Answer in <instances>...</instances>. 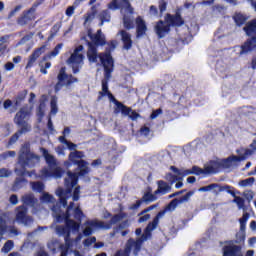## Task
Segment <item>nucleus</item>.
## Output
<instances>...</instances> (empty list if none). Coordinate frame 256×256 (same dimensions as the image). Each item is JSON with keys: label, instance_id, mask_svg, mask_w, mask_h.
<instances>
[{"label": "nucleus", "instance_id": "obj_32", "mask_svg": "<svg viewBox=\"0 0 256 256\" xmlns=\"http://www.w3.org/2000/svg\"><path fill=\"white\" fill-rule=\"evenodd\" d=\"M241 151L245 159H247V157H251V155L256 151V139L250 144V149H242Z\"/></svg>", "mask_w": 256, "mask_h": 256}, {"label": "nucleus", "instance_id": "obj_19", "mask_svg": "<svg viewBox=\"0 0 256 256\" xmlns=\"http://www.w3.org/2000/svg\"><path fill=\"white\" fill-rule=\"evenodd\" d=\"M220 169H223V164L220 159L212 160L208 164L205 165V169L203 170V173H217Z\"/></svg>", "mask_w": 256, "mask_h": 256}, {"label": "nucleus", "instance_id": "obj_52", "mask_svg": "<svg viewBox=\"0 0 256 256\" xmlns=\"http://www.w3.org/2000/svg\"><path fill=\"white\" fill-rule=\"evenodd\" d=\"M163 114V110L161 108L154 110L150 116L151 119H157L159 115Z\"/></svg>", "mask_w": 256, "mask_h": 256}, {"label": "nucleus", "instance_id": "obj_15", "mask_svg": "<svg viewBox=\"0 0 256 256\" xmlns=\"http://www.w3.org/2000/svg\"><path fill=\"white\" fill-rule=\"evenodd\" d=\"M241 161H245V156L240 154L239 156H230L227 159L221 160L222 169H235V167L239 166Z\"/></svg>", "mask_w": 256, "mask_h": 256}, {"label": "nucleus", "instance_id": "obj_61", "mask_svg": "<svg viewBox=\"0 0 256 256\" xmlns=\"http://www.w3.org/2000/svg\"><path fill=\"white\" fill-rule=\"evenodd\" d=\"M140 207H141V200H137L135 204H132V205L129 207V209H130L131 211H135V210H137V209L140 208Z\"/></svg>", "mask_w": 256, "mask_h": 256}, {"label": "nucleus", "instance_id": "obj_5", "mask_svg": "<svg viewBox=\"0 0 256 256\" xmlns=\"http://www.w3.org/2000/svg\"><path fill=\"white\" fill-rule=\"evenodd\" d=\"M39 161V156L31 152L28 144H24L20 149L18 164L15 168V173L20 177H23L25 175H28V177H33V175H35V172H27V169L35 167V165L39 164Z\"/></svg>", "mask_w": 256, "mask_h": 256}, {"label": "nucleus", "instance_id": "obj_37", "mask_svg": "<svg viewBox=\"0 0 256 256\" xmlns=\"http://www.w3.org/2000/svg\"><path fill=\"white\" fill-rule=\"evenodd\" d=\"M40 201L41 203H55V198L51 194L43 192Z\"/></svg>", "mask_w": 256, "mask_h": 256}, {"label": "nucleus", "instance_id": "obj_55", "mask_svg": "<svg viewBox=\"0 0 256 256\" xmlns=\"http://www.w3.org/2000/svg\"><path fill=\"white\" fill-rule=\"evenodd\" d=\"M9 175H11V171H9L7 168L0 169V177H9Z\"/></svg>", "mask_w": 256, "mask_h": 256}, {"label": "nucleus", "instance_id": "obj_60", "mask_svg": "<svg viewBox=\"0 0 256 256\" xmlns=\"http://www.w3.org/2000/svg\"><path fill=\"white\" fill-rule=\"evenodd\" d=\"M4 69L6 71H13V69H15V64H13V62H7L5 65H4Z\"/></svg>", "mask_w": 256, "mask_h": 256}, {"label": "nucleus", "instance_id": "obj_27", "mask_svg": "<svg viewBox=\"0 0 256 256\" xmlns=\"http://www.w3.org/2000/svg\"><path fill=\"white\" fill-rule=\"evenodd\" d=\"M61 49H63V44H58L54 50H52L50 53L46 54L44 56V61H47V59H55L59 53H61Z\"/></svg>", "mask_w": 256, "mask_h": 256}, {"label": "nucleus", "instance_id": "obj_48", "mask_svg": "<svg viewBox=\"0 0 256 256\" xmlns=\"http://www.w3.org/2000/svg\"><path fill=\"white\" fill-rule=\"evenodd\" d=\"M119 221H121V216L115 215L114 217L111 218L110 222H104V225H110L111 229V227H113L115 223H119Z\"/></svg>", "mask_w": 256, "mask_h": 256}, {"label": "nucleus", "instance_id": "obj_9", "mask_svg": "<svg viewBox=\"0 0 256 256\" xmlns=\"http://www.w3.org/2000/svg\"><path fill=\"white\" fill-rule=\"evenodd\" d=\"M171 171L175 174L174 176L171 174H168L166 176V179L168 181H177L175 188L176 189H181L183 187V177H186L187 175H201L203 174V170L197 166H194L192 170H185V169H177L175 166L170 167Z\"/></svg>", "mask_w": 256, "mask_h": 256}, {"label": "nucleus", "instance_id": "obj_16", "mask_svg": "<svg viewBox=\"0 0 256 256\" xmlns=\"http://www.w3.org/2000/svg\"><path fill=\"white\" fill-rule=\"evenodd\" d=\"M195 195V192L190 191L186 195L182 196L180 199H174L172 200L169 205L167 206L168 211H175L177 209L178 205H181L183 203H187Z\"/></svg>", "mask_w": 256, "mask_h": 256}, {"label": "nucleus", "instance_id": "obj_18", "mask_svg": "<svg viewBox=\"0 0 256 256\" xmlns=\"http://www.w3.org/2000/svg\"><path fill=\"white\" fill-rule=\"evenodd\" d=\"M45 51H47V45H43L40 48L36 49L32 53V55L29 57L28 63L26 65V69H31V67L35 65V62L37 61V59H39V57H41V55H43Z\"/></svg>", "mask_w": 256, "mask_h": 256}, {"label": "nucleus", "instance_id": "obj_25", "mask_svg": "<svg viewBox=\"0 0 256 256\" xmlns=\"http://www.w3.org/2000/svg\"><path fill=\"white\" fill-rule=\"evenodd\" d=\"M46 101L47 96L43 95L40 99V105L37 110L38 121H41V119H43V116L45 115V109L47 107V104H45Z\"/></svg>", "mask_w": 256, "mask_h": 256}, {"label": "nucleus", "instance_id": "obj_4", "mask_svg": "<svg viewBox=\"0 0 256 256\" xmlns=\"http://www.w3.org/2000/svg\"><path fill=\"white\" fill-rule=\"evenodd\" d=\"M163 217H165V210L160 211L153 219V221L148 224L141 238H138L136 241L130 239L126 244L125 250L119 251L115 256H129V253H131V251H133L134 255H137V253H139V251L141 250V245H143V241H147V239L151 237V231H155V229H157V225H159V220L163 219Z\"/></svg>", "mask_w": 256, "mask_h": 256}, {"label": "nucleus", "instance_id": "obj_36", "mask_svg": "<svg viewBox=\"0 0 256 256\" xmlns=\"http://www.w3.org/2000/svg\"><path fill=\"white\" fill-rule=\"evenodd\" d=\"M119 111H121L122 115H128V117L131 114V109L121 103L116 104V113H119Z\"/></svg>", "mask_w": 256, "mask_h": 256}, {"label": "nucleus", "instance_id": "obj_57", "mask_svg": "<svg viewBox=\"0 0 256 256\" xmlns=\"http://www.w3.org/2000/svg\"><path fill=\"white\" fill-rule=\"evenodd\" d=\"M150 16L151 17H157L159 15V10H157V7L155 6H150Z\"/></svg>", "mask_w": 256, "mask_h": 256}, {"label": "nucleus", "instance_id": "obj_14", "mask_svg": "<svg viewBox=\"0 0 256 256\" xmlns=\"http://www.w3.org/2000/svg\"><path fill=\"white\" fill-rule=\"evenodd\" d=\"M77 83V78H73L72 75H67L65 73V68H61L58 74V83L56 84V91H59L64 85H71Z\"/></svg>", "mask_w": 256, "mask_h": 256}, {"label": "nucleus", "instance_id": "obj_1", "mask_svg": "<svg viewBox=\"0 0 256 256\" xmlns=\"http://www.w3.org/2000/svg\"><path fill=\"white\" fill-rule=\"evenodd\" d=\"M58 139L60 143L66 145L69 151H73L69 154V161L64 162V167H66V169L71 168L73 165H77L78 167L74 173L71 171L67 172V177L65 178L66 191H63L61 188L56 190V195L59 197L60 203L65 209V207H67V199L73 197V188L77 185L79 177H85V175L89 173V163L85 162V160H79L83 159L85 154H83L82 151H77V144L67 141L64 135L60 136Z\"/></svg>", "mask_w": 256, "mask_h": 256}, {"label": "nucleus", "instance_id": "obj_21", "mask_svg": "<svg viewBox=\"0 0 256 256\" xmlns=\"http://www.w3.org/2000/svg\"><path fill=\"white\" fill-rule=\"evenodd\" d=\"M256 47V37H252L250 40H248L247 42L244 43V45H242L239 49V53L240 55H247V53H249V51H253V49H255Z\"/></svg>", "mask_w": 256, "mask_h": 256}, {"label": "nucleus", "instance_id": "obj_40", "mask_svg": "<svg viewBox=\"0 0 256 256\" xmlns=\"http://www.w3.org/2000/svg\"><path fill=\"white\" fill-rule=\"evenodd\" d=\"M22 133H27V131H23V129L21 128L20 131L16 132L9 140V143H8V147H11V145H15V143H17V141L19 140V136L22 134Z\"/></svg>", "mask_w": 256, "mask_h": 256}, {"label": "nucleus", "instance_id": "obj_6", "mask_svg": "<svg viewBox=\"0 0 256 256\" xmlns=\"http://www.w3.org/2000/svg\"><path fill=\"white\" fill-rule=\"evenodd\" d=\"M108 9L111 11L121 9V13L124 15L123 23L125 29H133L135 27L133 24V8H131L129 0H113L108 4Z\"/></svg>", "mask_w": 256, "mask_h": 256}, {"label": "nucleus", "instance_id": "obj_64", "mask_svg": "<svg viewBox=\"0 0 256 256\" xmlns=\"http://www.w3.org/2000/svg\"><path fill=\"white\" fill-rule=\"evenodd\" d=\"M35 256H49V254H47V252H45V250L41 248L35 253Z\"/></svg>", "mask_w": 256, "mask_h": 256}, {"label": "nucleus", "instance_id": "obj_20", "mask_svg": "<svg viewBox=\"0 0 256 256\" xmlns=\"http://www.w3.org/2000/svg\"><path fill=\"white\" fill-rule=\"evenodd\" d=\"M117 35H118V37H120V39L123 43L124 49L129 51V49H131V47H133V40H131V34H129V32H127L125 30H120Z\"/></svg>", "mask_w": 256, "mask_h": 256}, {"label": "nucleus", "instance_id": "obj_42", "mask_svg": "<svg viewBox=\"0 0 256 256\" xmlns=\"http://www.w3.org/2000/svg\"><path fill=\"white\" fill-rule=\"evenodd\" d=\"M15 157H17V152L6 151V152L0 154V161H5L6 159L15 158Z\"/></svg>", "mask_w": 256, "mask_h": 256}, {"label": "nucleus", "instance_id": "obj_39", "mask_svg": "<svg viewBox=\"0 0 256 256\" xmlns=\"http://www.w3.org/2000/svg\"><path fill=\"white\" fill-rule=\"evenodd\" d=\"M100 25L102 26L103 23H109L111 21V15L109 14V11L104 10L100 13Z\"/></svg>", "mask_w": 256, "mask_h": 256}, {"label": "nucleus", "instance_id": "obj_33", "mask_svg": "<svg viewBox=\"0 0 256 256\" xmlns=\"http://www.w3.org/2000/svg\"><path fill=\"white\" fill-rule=\"evenodd\" d=\"M247 221H249V213L245 212L243 216L239 219L240 231L242 233H245V229L247 227Z\"/></svg>", "mask_w": 256, "mask_h": 256}, {"label": "nucleus", "instance_id": "obj_46", "mask_svg": "<svg viewBox=\"0 0 256 256\" xmlns=\"http://www.w3.org/2000/svg\"><path fill=\"white\" fill-rule=\"evenodd\" d=\"M155 195L157 194L146 193L143 196V201H145V203H153V201H157V196Z\"/></svg>", "mask_w": 256, "mask_h": 256}, {"label": "nucleus", "instance_id": "obj_22", "mask_svg": "<svg viewBox=\"0 0 256 256\" xmlns=\"http://www.w3.org/2000/svg\"><path fill=\"white\" fill-rule=\"evenodd\" d=\"M88 37H90V39L96 45H105V35H103L101 30H98L96 34H93V33H91V31H89Z\"/></svg>", "mask_w": 256, "mask_h": 256}, {"label": "nucleus", "instance_id": "obj_2", "mask_svg": "<svg viewBox=\"0 0 256 256\" xmlns=\"http://www.w3.org/2000/svg\"><path fill=\"white\" fill-rule=\"evenodd\" d=\"M117 47V41H111L106 48V52L97 54V47L91 42L88 43L87 57L90 63H101L104 67V79L102 80V91L99 92L98 101H101L103 97L108 99L113 98V94L109 92V80L111 79V73H113V57H111V51H115Z\"/></svg>", "mask_w": 256, "mask_h": 256}, {"label": "nucleus", "instance_id": "obj_8", "mask_svg": "<svg viewBox=\"0 0 256 256\" xmlns=\"http://www.w3.org/2000/svg\"><path fill=\"white\" fill-rule=\"evenodd\" d=\"M183 25V19L179 14H176L175 16L168 15L165 18V21H160L155 26L156 35L160 39H163L167 33H169L171 27H181Z\"/></svg>", "mask_w": 256, "mask_h": 256}, {"label": "nucleus", "instance_id": "obj_35", "mask_svg": "<svg viewBox=\"0 0 256 256\" xmlns=\"http://www.w3.org/2000/svg\"><path fill=\"white\" fill-rule=\"evenodd\" d=\"M119 111H121L122 115H128V117L131 114V109L121 103L116 104V113H119Z\"/></svg>", "mask_w": 256, "mask_h": 256}, {"label": "nucleus", "instance_id": "obj_62", "mask_svg": "<svg viewBox=\"0 0 256 256\" xmlns=\"http://www.w3.org/2000/svg\"><path fill=\"white\" fill-rule=\"evenodd\" d=\"M129 118L132 119V121H137V119H139V113L131 110Z\"/></svg>", "mask_w": 256, "mask_h": 256}, {"label": "nucleus", "instance_id": "obj_59", "mask_svg": "<svg viewBox=\"0 0 256 256\" xmlns=\"http://www.w3.org/2000/svg\"><path fill=\"white\" fill-rule=\"evenodd\" d=\"M159 207V204H154L148 208H146L144 211L140 213V215H145V213H149V211H153V209H157Z\"/></svg>", "mask_w": 256, "mask_h": 256}, {"label": "nucleus", "instance_id": "obj_17", "mask_svg": "<svg viewBox=\"0 0 256 256\" xmlns=\"http://www.w3.org/2000/svg\"><path fill=\"white\" fill-rule=\"evenodd\" d=\"M224 256H243L241 254V247L231 244V242L226 243L223 247Z\"/></svg>", "mask_w": 256, "mask_h": 256}, {"label": "nucleus", "instance_id": "obj_29", "mask_svg": "<svg viewBox=\"0 0 256 256\" xmlns=\"http://www.w3.org/2000/svg\"><path fill=\"white\" fill-rule=\"evenodd\" d=\"M244 31L249 36L256 35V20L249 22L246 27H244Z\"/></svg>", "mask_w": 256, "mask_h": 256}, {"label": "nucleus", "instance_id": "obj_56", "mask_svg": "<svg viewBox=\"0 0 256 256\" xmlns=\"http://www.w3.org/2000/svg\"><path fill=\"white\" fill-rule=\"evenodd\" d=\"M57 247H60V246H59V243L55 241H51L48 243V248L50 249V251H55Z\"/></svg>", "mask_w": 256, "mask_h": 256}, {"label": "nucleus", "instance_id": "obj_23", "mask_svg": "<svg viewBox=\"0 0 256 256\" xmlns=\"http://www.w3.org/2000/svg\"><path fill=\"white\" fill-rule=\"evenodd\" d=\"M158 189L155 191V195H167L171 191V186L167 182L160 180L157 182Z\"/></svg>", "mask_w": 256, "mask_h": 256}, {"label": "nucleus", "instance_id": "obj_26", "mask_svg": "<svg viewBox=\"0 0 256 256\" xmlns=\"http://www.w3.org/2000/svg\"><path fill=\"white\" fill-rule=\"evenodd\" d=\"M35 13V6L30 8L28 12L21 18L18 19V24L19 25H26L27 24V19H33V15Z\"/></svg>", "mask_w": 256, "mask_h": 256}, {"label": "nucleus", "instance_id": "obj_53", "mask_svg": "<svg viewBox=\"0 0 256 256\" xmlns=\"http://www.w3.org/2000/svg\"><path fill=\"white\" fill-rule=\"evenodd\" d=\"M79 193H81V188L76 187L73 191V201H79Z\"/></svg>", "mask_w": 256, "mask_h": 256}, {"label": "nucleus", "instance_id": "obj_43", "mask_svg": "<svg viewBox=\"0 0 256 256\" xmlns=\"http://www.w3.org/2000/svg\"><path fill=\"white\" fill-rule=\"evenodd\" d=\"M13 247H15V244L13 243L12 240H8L4 246L1 249L2 253H9L10 251L13 250Z\"/></svg>", "mask_w": 256, "mask_h": 256}, {"label": "nucleus", "instance_id": "obj_24", "mask_svg": "<svg viewBox=\"0 0 256 256\" xmlns=\"http://www.w3.org/2000/svg\"><path fill=\"white\" fill-rule=\"evenodd\" d=\"M136 25H137V37H143L145 33L147 32V25L145 24V21L143 18L138 17L136 19Z\"/></svg>", "mask_w": 256, "mask_h": 256}, {"label": "nucleus", "instance_id": "obj_11", "mask_svg": "<svg viewBox=\"0 0 256 256\" xmlns=\"http://www.w3.org/2000/svg\"><path fill=\"white\" fill-rule=\"evenodd\" d=\"M30 112L29 108H21L14 117V123L20 126L23 131H31V125H29Z\"/></svg>", "mask_w": 256, "mask_h": 256}, {"label": "nucleus", "instance_id": "obj_58", "mask_svg": "<svg viewBox=\"0 0 256 256\" xmlns=\"http://www.w3.org/2000/svg\"><path fill=\"white\" fill-rule=\"evenodd\" d=\"M20 9H23V6H21V5L16 6V7L14 8V10H12V11L10 12V14H9V19H11V17H15V14H16V13H19V10H20Z\"/></svg>", "mask_w": 256, "mask_h": 256}, {"label": "nucleus", "instance_id": "obj_13", "mask_svg": "<svg viewBox=\"0 0 256 256\" xmlns=\"http://www.w3.org/2000/svg\"><path fill=\"white\" fill-rule=\"evenodd\" d=\"M16 223L19 225H25L29 227L33 223V218L27 216V208L25 206H19L16 208Z\"/></svg>", "mask_w": 256, "mask_h": 256}, {"label": "nucleus", "instance_id": "obj_30", "mask_svg": "<svg viewBox=\"0 0 256 256\" xmlns=\"http://www.w3.org/2000/svg\"><path fill=\"white\" fill-rule=\"evenodd\" d=\"M22 201L24 205H30V207H35V203H37V199L33 196V194H26L22 197Z\"/></svg>", "mask_w": 256, "mask_h": 256}, {"label": "nucleus", "instance_id": "obj_28", "mask_svg": "<svg viewBox=\"0 0 256 256\" xmlns=\"http://www.w3.org/2000/svg\"><path fill=\"white\" fill-rule=\"evenodd\" d=\"M200 193H207L209 191H213V193H219L221 191V187L217 184H210L208 186H204L199 188Z\"/></svg>", "mask_w": 256, "mask_h": 256}, {"label": "nucleus", "instance_id": "obj_44", "mask_svg": "<svg viewBox=\"0 0 256 256\" xmlns=\"http://www.w3.org/2000/svg\"><path fill=\"white\" fill-rule=\"evenodd\" d=\"M234 200L233 203H236L238 209H243V207L245 206V200L239 196H235L234 193H232Z\"/></svg>", "mask_w": 256, "mask_h": 256}, {"label": "nucleus", "instance_id": "obj_51", "mask_svg": "<svg viewBox=\"0 0 256 256\" xmlns=\"http://www.w3.org/2000/svg\"><path fill=\"white\" fill-rule=\"evenodd\" d=\"M159 10H160V15H163V13L167 11V2L161 0V2L159 3Z\"/></svg>", "mask_w": 256, "mask_h": 256}, {"label": "nucleus", "instance_id": "obj_47", "mask_svg": "<svg viewBox=\"0 0 256 256\" xmlns=\"http://www.w3.org/2000/svg\"><path fill=\"white\" fill-rule=\"evenodd\" d=\"M5 231H7V222L5 221V216H0V235H4Z\"/></svg>", "mask_w": 256, "mask_h": 256}, {"label": "nucleus", "instance_id": "obj_49", "mask_svg": "<svg viewBox=\"0 0 256 256\" xmlns=\"http://www.w3.org/2000/svg\"><path fill=\"white\" fill-rule=\"evenodd\" d=\"M26 183L27 181H25L24 178H17L14 184V189H21Z\"/></svg>", "mask_w": 256, "mask_h": 256}, {"label": "nucleus", "instance_id": "obj_7", "mask_svg": "<svg viewBox=\"0 0 256 256\" xmlns=\"http://www.w3.org/2000/svg\"><path fill=\"white\" fill-rule=\"evenodd\" d=\"M41 151L49 168L42 169L39 178L50 179V177H55L56 179H60L63 175V170L57 165L55 157H53V155H51L45 148H42Z\"/></svg>", "mask_w": 256, "mask_h": 256}, {"label": "nucleus", "instance_id": "obj_10", "mask_svg": "<svg viewBox=\"0 0 256 256\" xmlns=\"http://www.w3.org/2000/svg\"><path fill=\"white\" fill-rule=\"evenodd\" d=\"M83 46H78L67 60L68 65L72 67L73 73H79V69L83 67Z\"/></svg>", "mask_w": 256, "mask_h": 256}, {"label": "nucleus", "instance_id": "obj_41", "mask_svg": "<svg viewBox=\"0 0 256 256\" xmlns=\"http://www.w3.org/2000/svg\"><path fill=\"white\" fill-rule=\"evenodd\" d=\"M255 185V179L250 177L239 182L240 187H253Z\"/></svg>", "mask_w": 256, "mask_h": 256}, {"label": "nucleus", "instance_id": "obj_63", "mask_svg": "<svg viewBox=\"0 0 256 256\" xmlns=\"http://www.w3.org/2000/svg\"><path fill=\"white\" fill-rule=\"evenodd\" d=\"M73 13H75V8L74 6H70L67 8L66 10V15L67 17H71L73 15Z\"/></svg>", "mask_w": 256, "mask_h": 256}, {"label": "nucleus", "instance_id": "obj_45", "mask_svg": "<svg viewBox=\"0 0 256 256\" xmlns=\"http://www.w3.org/2000/svg\"><path fill=\"white\" fill-rule=\"evenodd\" d=\"M234 21L236 25L241 26L244 25L245 21H247V18L243 14H236L234 16Z\"/></svg>", "mask_w": 256, "mask_h": 256}, {"label": "nucleus", "instance_id": "obj_12", "mask_svg": "<svg viewBox=\"0 0 256 256\" xmlns=\"http://www.w3.org/2000/svg\"><path fill=\"white\" fill-rule=\"evenodd\" d=\"M86 227L83 231L85 237H89V235H93V231L95 229H111V224H106L103 221L91 220L85 223Z\"/></svg>", "mask_w": 256, "mask_h": 256}, {"label": "nucleus", "instance_id": "obj_3", "mask_svg": "<svg viewBox=\"0 0 256 256\" xmlns=\"http://www.w3.org/2000/svg\"><path fill=\"white\" fill-rule=\"evenodd\" d=\"M73 202L70 203L68 206L66 214L61 212V209L58 206H54L52 208L53 211V217L56 218L57 223H61V221L65 222V226H56V233L59 235V237H64L65 244H66V250H62V253L60 256H67L69 255V248L71 247V239H69V235L71 233H79V223L69 219L70 217V211L74 213V219H81L83 217V212L79 207L74 208Z\"/></svg>", "mask_w": 256, "mask_h": 256}, {"label": "nucleus", "instance_id": "obj_54", "mask_svg": "<svg viewBox=\"0 0 256 256\" xmlns=\"http://www.w3.org/2000/svg\"><path fill=\"white\" fill-rule=\"evenodd\" d=\"M139 216H140V218H139V220H138V222L139 223H145L146 221H149V219H151V215H149V214H142V215H140L139 214Z\"/></svg>", "mask_w": 256, "mask_h": 256}, {"label": "nucleus", "instance_id": "obj_50", "mask_svg": "<svg viewBox=\"0 0 256 256\" xmlns=\"http://www.w3.org/2000/svg\"><path fill=\"white\" fill-rule=\"evenodd\" d=\"M95 19V14H86L85 20H84V27H87L91 21Z\"/></svg>", "mask_w": 256, "mask_h": 256}, {"label": "nucleus", "instance_id": "obj_34", "mask_svg": "<svg viewBox=\"0 0 256 256\" xmlns=\"http://www.w3.org/2000/svg\"><path fill=\"white\" fill-rule=\"evenodd\" d=\"M31 187L32 191H35L36 193H43V191H45V184L42 182H32Z\"/></svg>", "mask_w": 256, "mask_h": 256}, {"label": "nucleus", "instance_id": "obj_38", "mask_svg": "<svg viewBox=\"0 0 256 256\" xmlns=\"http://www.w3.org/2000/svg\"><path fill=\"white\" fill-rule=\"evenodd\" d=\"M50 106H51V115H57V112L59 111V108L57 107V98L56 96H52L50 100Z\"/></svg>", "mask_w": 256, "mask_h": 256}, {"label": "nucleus", "instance_id": "obj_31", "mask_svg": "<svg viewBox=\"0 0 256 256\" xmlns=\"http://www.w3.org/2000/svg\"><path fill=\"white\" fill-rule=\"evenodd\" d=\"M45 57L39 62L40 73L47 75V69H51V62H46Z\"/></svg>", "mask_w": 256, "mask_h": 256}]
</instances>
